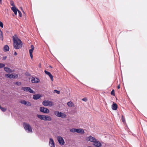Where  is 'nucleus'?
<instances>
[{
    "label": "nucleus",
    "instance_id": "f257e3e1",
    "mask_svg": "<svg viewBox=\"0 0 147 147\" xmlns=\"http://www.w3.org/2000/svg\"><path fill=\"white\" fill-rule=\"evenodd\" d=\"M13 40V46L14 48L16 49L21 48L22 46V41L19 38L16 34H15L12 37Z\"/></svg>",
    "mask_w": 147,
    "mask_h": 147
},
{
    "label": "nucleus",
    "instance_id": "f03ea898",
    "mask_svg": "<svg viewBox=\"0 0 147 147\" xmlns=\"http://www.w3.org/2000/svg\"><path fill=\"white\" fill-rule=\"evenodd\" d=\"M23 125L25 129L28 132H32V127L29 124L24 123Z\"/></svg>",
    "mask_w": 147,
    "mask_h": 147
},
{
    "label": "nucleus",
    "instance_id": "7ed1b4c3",
    "mask_svg": "<svg viewBox=\"0 0 147 147\" xmlns=\"http://www.w3.org/2000/svg\"><path fill=\"white\" fill-rule=\"evenodd\" d=\"M40 111L45 113H48L49 112V110L47 108L42 107H40Z\"/></svg>",
    "mask_w": 147,
    "mask_h": 147
},
{
    "label": "nucleus",
    "instance_id": "20e7f679",
    "mask_svg": "<svg viewBox=\"0 0 147 147\" xmlns=\"http://www.w3.org/2000/svg\"><path fill=\"white\" fill-rule=\"evenodd\" d=\"M57 140L60 144L62 145L64 144L65 142L62 137L61 136H58L57 137Z\"/></svg>",
    "mask_w": 147,
    "mask_h": 147
},
{
    "label": "nucleus",
    "instance_id": "39448f33",
    "mask_svg": "<svg viewBox=\"0 0 147 147\" xmlns=\"http://www.w3.org/2000/svg\"><path fill=\"white\" fill-rule=\"evenodd\" d=\"M86 140L88 141H90L92 142H93L94 143L96 141V140H97L95 138L92 136H90L87 138Z\"/></svg>",
    "mask_w": 147,
    "mask_h": 147
},
{
    "label": "nucleus",
    "instance_id": "423d86ee",
    "mask_svg": "<svg viewBox=\"0 0 147 147\" xmlns=\"http://www.w3.org/2000/svg\"><path fill=\"white\" fill-rule=\"evenodd\" d=\"M31 49L29 50V53L30 57L32 59L33 58V55H32V53L33 51V50L34 49V46L32 45L31 46Z\"/></svg>",
    "mask_w": 147,
    "mask_h": 147
},
{
    "label": "nucleus",
    "instance_id": "0eeeda50",
    "mask_svg": "<svg viewBox=\"0 0 147 147\" xmlns=\"http://www.w3.org/2000/svg\"><path fill=\"white\" fill-rule=\"evenodd\" d=\"M93 145L96 147H101L102 146L101 143L99 141L97 140L93 144Z\"/></svg>",
    "mask_w": 147,
    "mask_h": 147
},
{
    "label": "nucleus",
    "instance_id": "6e6552de",
    "mask_svg": "<svg viewBox=\"0 0 147 147\" xmlns=\"http://www.w3.org/2000/svg\"><path fill=\"white\" fill-rule=\"evenodd\" d=\"M45 74L49 76L50 78L51 79V80L52 81H53V76L51 74L49 71H48L46 70L45 71Z\"/></svg>",
    "mask_w": 147,
    "mask_h": 147
},
{
    "label": "nucleus",
    "instance_id": "1a4fd4ad",
    "mask_svg": "<svg viewBox=\"0 0 147 147\" xmlns=\"http://www.w3.org/2000/svg\"><path fill=\"white\" fill-rule=\"evenodd\" d=\"M49 144L51 147H55L54 141L51 138L50 139Z\"/></svg>",
    "mask_w": 147,
    "mask_h": 147
},
{
    "label": "nucleus",
    "instance_id": "9d476101",
    "mask_svg": "<svg viewBox=\"0 0 147 147\" xmlns=\"http://www.w3.org/2000/svg\"><path fill=\"white\" fill-rule=\"evenodd\" d=\"M42 97V96L40 94H36L33 95V98L35 100H38L40 98Z\"/></svg>",
    "mask_w": 147,
    "mask_h": 147
},
{
    "label": "nucleus",
    "instance_id": "9b49d317",
    "mask_svg": "<svg viewBox=\"0 0 147 147\" xmlns=\"http://www.w3.org/2000/svg\"><path fill=\"white\" fill-rule=\"evenodd\" d=\"M11 10L14 12V13L15 15L17 14V11L18 12V10H19L18 8H17L16 7H13L11 8Z\"/></svg>",
    "mask_w": 147,
    "mask_h": 147
},
{
    "label": "nucleus",
    "instance_id": "f8f14e48",
    "mask_svg": "<svg viewBox=\"0 0 147 147\" xmlns=\"http://www.w3.org/2000/svg\"><path fill=\"white\" fill-rule=\"evenodd\" d=\"M51 117L48 115H45L44 120L45 121H50L51 120Z\"/></svg>",
    "mask_w": 147,
    "mask_h": 147
},
{
    "label": "nucleus",
    "instance_id": "ddd939ff",
    "mask_svg": "<svg viewBox=\"0 0 147 147\" xmlns=\"http://www.w3.org/2000/svg\"><path fill=\"white\" fill-rule=\"evenodd\" d=\"M118 106L115 103H113L112 105V108L113 110H117Z\"/></svg>",
    "mask_w": 147,
    "mask_h": 147
},
{
    "label": "nucleus",
    "instance_id": "4468645a",
    "mask_svg": "<svg viewBox=\"0 0 147 147\" xmlns=\"http://www.w3.org/2000/svg\"><path fill=\"white\" fill-rule=\"evenodd\" d=\"M76 130V132L78 133L83 134L84 133V130L82 129H77Z\"/></svg>",
    "mask_w": 147,
    "mask_h": 147
},
{
    "label": "nucleus",
    "instance_id": "2eb2a0df",
    "mask_svg": "<svg viewBox=\"0 0 147 147\" xmlns=\"http://www.w3.org/2000/svg\"><path fill=\"white\" fill-rule=\"evenodd\" d=\"M9 48L7 45H5L3 47V51L4 52H6L9 51Z\"/></svg>",
    "mask_w": 147,
    "mask_h": 147
},
{
    "label": "nucleus",
    "instance_id": "dca6fc26",
    "mask_svg": "<svg viewBox=\"0 0 147 147\" xmlns=\"http://www.w3.org/2000/svg\"><path fill=\"white\" fill-rule=\"evenodd\" d=\"M4 69L5 71L7 72L11 73L12 72V70L8 67H5Z\"/></svg>",
    "mask_w": 147,
    "mask_h": 147
},
{
    "label": "nucleus",
    "instance_id": "f3484780",
    "mask_svg": "<svg viewBox=\"0 0 147 147\" xmlns=\"http://www.w3.org/2000/svg\"><path fill=\"white\" fill-rule=\"evenodd\" d=\"M54 114L57 116L59 117V116L61 114H62V113L59 112L58 111H55L54 112Z\"/></svg>",
    "mask_w": 147,
    "mask_h": 147
},
{
    "label": "nucleus",
    "instance_id": "a211bd4d",
    "mask_svg": "<svg viewBox=\"0 0 147 147\" xmlns=\"http://www.w3.org/2000/svg\"><path fill=\"white\" fill-rule=\"evenodd\" d=\"M32 82L33 83H38L40 82L39 79L37 78H34V79L32 80Z\"/></svg>",
    "mask_w": 147,
    "mask_h": 147
},
{
    "label": "nucleus",
    "instance_id": "6ab92c4d",
    "mask_svg": "<svg viewBox=\"0 0 147 147\" xmlns=\"http://www.w3.org/2000/svg\"><path fill=\"white\" fill-rule=\"evenodd\" d=\"M67 105L68 106L70 107L74 106V103L71 102V101H69L67 103Z\"/></svg>",
    "mask_w": 147,
    "mask_h": 147
},
{
    "label": "nucleus",
    "instance_id": "aec40b11",
    "mask_svg": "<svg viewBox=\"0 0 147 147\" xmlns=\"http://www.w3.org/2000/svg\"><path fill=\"white\" fill-rule=\"evenodd\" d=\"M45 115H38V114L37 115V117L41 120H43L44 119V116Z\"/></svg>",
    "mask_w": 147,
    "mask_h": 147
},
{
    "label": "nucleus",
    "instance_id": "412c9836",
    "mask_svg": "<svg viewBox=\"0 0 147 147\" xmlns=\"http://www.w3.org/2000/svg\"><path fill=\"white\" fill-rule=\"evenodd\" d=\"M0 39L1 40H3V33L1 30L0 29Z\"/></svg>",
    "mask_w": 147,
    "mask_h": 147
},
{
    "label": "nucleus",
    "instance_id": "4be33fe9",
    "mask_svg": "<svg viewBox=\"0 0 147 147\" xmlns=\"http://www.w3.org/2000/svg\"><path fill=\"white\" fill-rule=\"evenodd\" d=\"M42 104L45 106H48V100H45L42 102Z\"/></svg>",
    "mask_w": 147,
    "mask_h": 147
},
{
    "label": "nucleus",
    "instance_id": "5701e85b",
    "mask_svg": "<svg viewBox=\"0 0 147 147\" xmlns=\"http://www.w3.org/2000/svg\"><path fill=\"white\" fill-rule=\"evenodd\" d=\"M29 87H22V90L25 92H28Z\"/></svg>",
    "mask_w": 147,
    "mask_h": 147
},
{
    "label": "nucleus",
    "instance_id": "b1692460",
    "mask_svg": "<svg viewBox=\"0 0 147 147\" xmlns=\"http://www.w3.org/2000/svg\"><path fill=\"white\" fill-rule=\"evenodd\" d=\"M5 76L7 78H13V74H6L5 75Z\"/></svg>",
    "mask_w": 147,
    "mask_h": 147
},
{
    "label": "nucleus",
    "instance_id": "393cba45",
    "mask_svg": "<svg viewBox=\"0 0 147 147\" xmlns=\"http://www.w3.org/2000/svg\"><path fill=\"white\" fill-rule=\"evenodd\" d=\"M66 115L64 113H62V114H61V115L59 116V117H61L62 118H64L66 117Z\"/></svg>",
    "mask_w": 147,
    "mask_h": 147
},
{
    "label": "nucleus",
    "instance_id": "a878e982",
    "mask_svg": "<svg viewBox=\"0 0 147 147\" xmlns=\"http://www.w3.org/2000/svg\"><path fill=\"white\" fill-rule=\"evenodd\" d=\"M28 92L34 94L35 93V92L29 87L28 88Z\"/></svg>",
    "mask_w": 147,
    "mask_h": 147
},
{
    "label": "nucleus",
    "instance_id": "bb28decb",
    "mask_svg": "<svg viewBox=\"0 0 147 147\" xmlns=\"http://www.w3.org/2000/svg\"><path fill=\"white\" fill-rule=\"evenodd\" d=\"M53 105V102L51 101L48 100V106H52Z\"/></svg>",
    "mask_w": 147,
    "mask_h": 147
},
{
    "label": "nucleus",
    "instance_id": "cd10ccee",
    "mask_svg": "<svg viewBox=\"0 0 147 147\" xmlns=\"http://www.w3.org/2000/svg\"><path fill=\"white\" fill-rule=\"evenodd\" d=\"M0 109L3 112L5 111L6 110V108L1 107V105H0Z\"/></svg>",
    "mask_w": 147,
    "mask_h": 147
},
{
    "label": "nucleus",
    "instance_id": "c85d7f7f",
    "mask_svg": "<svg viewBox=\"0 0 147 147\" xmlns=\"http://www.w3.org/2000/svg\"><path fill=\"white\" fill-rule=\"evenodd\" d=\"M76 129L75 128H72L70 129V131L71 132H76Z\"/></svg>",
    "mask_w": 147,
    "mask_h": 147
},
{
    "label": "nucleus",
    "instance_id": "c756f323",
    "mask_svg": "<svg viewBox=\"0 0 147 147\" xmlns=\"http://www.w3.org/2000/svg\"><path fill=\"white\" fill-rule=\"evenodd\" d=\"M20 102L21 103L24 104L25 105H26L27 104V101H26L25 100H24L22 101H21Z\"/></svg>",
    "mask_w": 147,
    "mask_h": 147
},
{
    "label": "nucleus",
    "instance_id": "7c9ffc66",
    "mask_svg": "<svg viewBox=\"0 0 147 147\" xmlns=\"http://www.w3.org/2000/svg\"><path fill=\"white\" fill-rule=\"evenodd\" d=\"M10 4L13 7H15L14 4V2L12 1H10Z\"/></svg>",
    "mask_w": 147,
    "mask_h": 147
},
{
    "label": "nucleus",
    "instance_id": "2f4dec72",
    "mask_svg": "<svg viewBox=\"0 0 147 147\" xmlns=\"http://www.w3.org/2000/svg\"><path fill=\"white\" fill-rule=\"evenodd\" d=\"M5 66V65L4 64L2 63H0V68H2L4 67Z\"/></svg>",
    "mask_w": 147,
    "mask_h": 147
},
{
    "label": "nucleus",
    "instance_id": "473e14b6",
    "mask_svg": "<svg viewBox=\"0 0 147 147\" xmlns=\"http://www.w3.org/2000/svg\"><path fill=\"white\" fill-rule=\"evenodd\" d=\"M56 93L57 94H59L60 92L59 91L56 90H54V93Z\"/></svg>",
    "mask_w": 147,
    "mask_h": 147
},
{
    "label": "nucleus",
    "instance_id": "72a5a7b5",
    "mask_svg": "<svg viewBox=\"0 0 147 147\" xmlns=\"http://www.w3.org/2000/svg\"><path fill=\"white\" fill-rule=\"evenodd\" d=\"M18 12L19 13V16L20 17H21L22 16V13L19 10H18Z\"/></svg>",
    "mask_w": 147,
    "mask_h": 147
},
{
    "label": "nucleus",
    "instance_id": "f704fd0d",
    "mask_svg": "<svg viewBox=\"0 0 147 147\" xmlns=\"http://www.w3.org/2000/svg\"><path fill=\"white\" fill-rule=\"evenodd\" d=\"M18 77V75L17 74H13V78H15L16 77Z\"/></svg>",
    "mask_w": 147,
    "mask_h": 147
},
{
    "label": "nucleus",
    "instance_id": "c9c22d12",
    "mask_svg": "<svg viewBox=\"0 0 147 147\" xmlns=\"http://www.w3.org/2000/svg\"><path fill=\"white\" fill-rule=\"evenodd\" d=\"M111 94L112 95H115V91L114 90H113L111 92Z\"/></svg>",
    "mask_w": 147,
    "mask_h": 147
},
{
    "label": "nucleus",
    "instance_id": "e433bc0d",
    "mask_svg": "<svg viewBox=\"0 0 147 147\" xmlns=\"http://www.w3.org/2000/svg\"><path fill=\"white\" fill-rule=\"evenodd\" d=\"M26 105H27L28 106H31V104L30 102L27 101V103Z\"/></svg>",
    "mask_w": 147,
    "mask_h": 147
},
{
    "label": "nucleus",
    "instance_id": "4c0bfd02",
    "mask_svg": "<svg viewBox=\"0 0 147 147\" xmlns=\"http://www.w3.org/2000/svg\"><path fill=\"white\" fill-rule=\"evenodd\" d=\"M16 84L17 85H20L21 84V82H16Z\"/></svg>",
    "mask_w": 147,
    "mask_h": 147
},
{
    "label": "nucleus",
    "instance_id": "58836bf2",
    "mask_svg": "<svg viewBox=\"0 0 147 147\" xmlns=\"http://www.w3.org/2000/svg\"><path fill=\"white\" fill-rule=\"evenodd\" d=\"M0 26L1 28L3 27V24L2 22L1 21L0 22Z\"/></svg>",
    "mask_w": 147,
    "mask_h": 147
},
{
    "label": "nucleus",
    "instance_id": "ea45409f",
    "mask_svg": "<svg viewBox=\"0 0 147 147\" xmlns=\"http://www.w3.org/2000/svg\"><path fill=\"white\" fill-rule=\"evenodd\" d=\"M82 100L85 102H86L87 101V99L86 98H84L82 99Z\"/></svg>",
    "mask_w": 147,
    "mask_h": 147
},
{
    "label": "nucleus",
    "instance_id": "a19ab883",
    "mask_svg": "<svg viewBox=\"0 0 147 147\" xmlns=\"http://www.w3.org/2000/svg\"><path fill=\"white\" fill-rule=\"evenodd\" d=\"M122 121L123 122H124L125 121V120L124 119L123 116H122Z\"/></svg>",
    "mask_w": 147,
    "mask_h": 147
},
{
    "label": "nucleus",
    "instance_id": "79ce46f5",
    "mask_svg": "<svg viewBox=\"0 0 147 147\" xmlns=\"http://www.w3.org/2000/svg\"><path fill=\"white\" fill-rule=\"evenodd\" d=\"M7 58V56H5L3 57V60H5Z\"/></svg>",
    "mask_w": 147,
    "mask_h": 147
},
{
    "label": "nucleus",
    "instance_id": "37998d69",
    "mask_svg": "<svg viewBox=\"0 0 147 147\" xmlns=\"http://www.w3.org/2000/svg\"><path fill=\"white\" fill-rule=\"evenodd\" d=\"M17 55V53L16 52H15L14 53V55L16 56V55Z\"/></svg>",
    "mask_w": 147,
    "mask_h": 147
},
{
    "label": "nucleus",
    "instance_id": "c03bdc74",
    "mask_svg": "<svg viewBox=\"0 0 147 147\" xmlns=\"http://www.w3.org/2000/svg\"><path fill=\"white\" fill-rule=\"evenodd\" d=\"M120 88V85H119L117 86V88L118 89H119Z\"/></svg>",
    "mask_w": 147,
    "mask_h": 147
},
{
    "label": "nucleus",
    "instance_id": "a18cd8bd",
    "mask_svg": "<svg viewBox=\"0 0 147 147\" xmlns=\"http://www.w3.org/2000/svg\"><path fill=\"white\" fill-rule=\"evenodd\" d=\"M21 9L22 10V11H23V12L24 13V14H25V12L23 10H22V7H21Z\"/></svg>",
    "mask_w": 147,
    "mask_h": 147
},
{
    "label": "nucleus",
    "instance_id": "49530a36",
    "mask_svg": "<svg viewBox=\"0 0 147 147\" xmlns=\"http://www.w3.org/2000/svg\"><path fill=\"white\" fill-rule=\"evenodd\" d=\"M49 67H50L51 68H52V67L51 66V65H50L49 66Z\"/></svg>",
    "mask_w": 147,
    "mask_h": 147
},
{
    "label": "nucleus",
    "instance_id": "de8ad7c7",
    "mask_svg": "<svg viewBox=\"0 0 147 147\" xmlns=\"http://www.w3.org/2000/svg\"><path fill=\"white\" fill-rule=\"evenodd\" d=\"M2 3V0H0V3Z\"/></svg>",
    "mask_w": 147,
    "mask_h": 147
}]
</instances>
